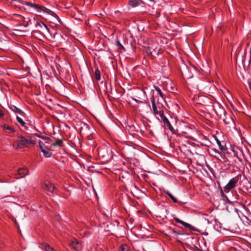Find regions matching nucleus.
Returning <instances> with one entry per match:
<instances>
[{"label": "nucleus", "instance_id": "obj_26", "mask_svg": "<svg viewBox=\"0 0 251 251\" xmlns=\"http://www.w3.org/2000/svg\"><path fill=\"white\" fill-rule=\"evenodd\" d=\"M231 121H232V118L230 116L226 117V119H223V122L226 125L230 123V122H231Z\"/></svg>", "mask_w": 251, "mask_h": 251}, {"label": "nucleus", "instance_id": "obj_22", "mask_svg": "<svg viewBox=\"0 0 251 251\" xmlns=\"http://www.w3.org/2000/svg\"><path fill=\"white\" fill-rule=\"evenodd\" d=\"M16 120L22 126L25 127V122L19 117L16 116Z\"/></svg>", "mask_w": 251, "mask_h": 251}, {"label": "nucleus", "instance_id": "obj_23", "mask_svg": "<svg viewBox=\"0 0 251 251\" xmlns=\"http://www.w3.org/2000/svg\"><path fill=\"white\" fill-rule=\"evenodd\" d=\"M214 137L215 138V140L216 141L217 144L218 145V146L219 147L220 149L222 151H224L225 149H224V146L221 145V142L218 140V139L216 136H214Z\"/></svg>", "mask_w": 251, "mask_h": 251}, {"label": "nucleus", "instance_id": "obj_18", "mask_svg": "<svg viewBox=\"0 0 251 251\" xmlns=\"http://www.w3.org/2000/svg\"><path fill=\"white\" fill-rule=\"evenodd\" d=\"M165 193L172 200L174 203H177L178 201L176 198L173 196V195L168 191L165 192Z\"/></svg>", "mask_w": 251, "mask_h": 251}, {"label": "nucleus", "instance_id": "obj_24", "mask_svg": "<svg viewBox=\"0 0 251 251\" xmlns=\"http://www.w3.org/2000/svg\"><path fill=\"white\" fill-rule=\"evenodd\" d=\"M120 250L121 251H128L129 249L126 244H122L120 246Z\"/></svg>", "mask_w": 251, "mask_h": 251}, {"label": "nucleus", "instance_id": "obj_12", "mask_svg": "<svg viewBox=\"0 0 251 251\" xmlns=\"http://www.w3.org/2000/svg\"><path fill=\"white\" fill-rule=\"evenodd\" d=\"M28 171L26 168H21L18 170V174L21 176L20 178L24 177L28 174Z\"/></svg>", "mask_w": 251, "mask_h": 251}, {"label": "nucleus", "instance_id": "obj_13", "mask_svg": "<svg viewBox=\"0 0 251 251\" xmlns=\"http://www.w3.org/2000/svg\"><path fill=\"white\" fill-rule=\"evenodd\" d=\"M209 153L213 157L219 159V156H221L220 152L215 149L212 148L209 151Z\"/></svg>", "mask_w": 251, "mask_h": 251}, {"label": "nucleus", "instance_id": "obj_31", "mask_svg": "<svg viewBox=\"0 0 251 251\" xmlns=\"http://www.w3.org/2000/svg\"><path fill=\"white\" fill-rule=\"evenodd\" d=\"M12 1H18L21 2V0H12Z\"/></svg>", "mask_w": 251, "mask_h": 251}, {"label": "nucleus", "instance_id": "obj_3", "mask_svg": "<svg viewBox=\"0 0 251 251\" xmlns=\"http://www.w3.org/2000/svg\"><path fill=\"white\" fill-rule=\"evenodd\" d=\"M152 103V110L155 116L159 115L160 117L164 114L163 105L160 103H155L154 97L152 96L151 98Z\"/></svg>", "mask_w": 251, "mask_h": 251}, {"label": "nucleus", "instance_id": "obj_16", "mask_svg": "<svg viewBox=\"0 0 251 251\" xmlns=\"http://www.w3.org/2000/svg\"><path fill=\"white\" fill-rule=\"evenodd\" d=\"M42 247L46 251H55L53 248L47 243H43Z\"/></svg>", "mask_w": 251, "mask_h": 251}, {"label": "nucleus", "instance_id": "obj_27", "mask_svg": "<svg viewBox=\"0 0 251 251\" xmlns=\"http://www.w3.org/2000/svg\"><path fill=\"white\" fill-rule=\"evenodd\" d=\"M171 230L172 231V233L175 234L176 235H180V234H181V233L179 232V231H176L175 229H171Z\"/></svg>", "mask_w": 251, "mask_h": 251}, {"label": "nucleus", "instance_id": "obj_4", "mask_svg": "<svg viewBox=\"0 0 251 251\" xmlns=\"http://www.w3.org/2000/svg\"><path fill=\"white\" fill-rule=\"evenodd\" d=\"M41 187L48 195L52 194L55 190L54 185L48 180L44 181L41 183Z\"/></svg>", "mask_w": 251, "mask_h": 251}, {"label": "nucleus", "instance_id": "obj_29", "mask_svg": "<svg viewBox=\"0 0 251 251\" xmlns=\"http://www.w3.org/2000/svg\"><path fill=\"white\" fill-rule=\"evenodd\" d=\"M4 115V113L2 110L0 109V118H2Z\"/></svg>", "mask_w": 251, "mask_h": 251}, {"label": "nucleus", "instance_id": "obj_8", "mask_svg": "<svg viewBox=\"0 0 251 251\" xmlns=\"http://www.w3.org/2000/svg\"><path fill=\"white\" fill-rule=\"evenodd\" d=\"M35 26L39 31L42 30L44 32H46V31L49 32L50 31L47 25L41 21H37L35 25Z\"/></svg>", "mask_w": 251, "mask_h": 251}, {"label": "nucleus", "instance_id": "obj_30", "mask_svg": "<svg viewBox=\"0 0 251 251\" xmlns=\"http://www.w3.org/2000/svg\"><path fill=\"white\" fill-rule=\"evenodd\" d=\"M4 247V244L2 241H0V249Z\"/></svg>", "mask_w": 251, "mask_h": 251}, {"label": "nucleus", "instance_id": "obj_17", "mask_svg": "<svg viewBox=\"0 0 251 251\" xmlns=\"http://www.w3.org/2000/svg\"><path fill=\"white\" fill-rule=\"evenodd\" d=\"M154 87L156 91H157L158 94L162 98L163 100H165V96L164 95V94L162 92L161 89L157 86H154Z\"/></svg>", "mask_w": 251, "mask_h": 251}, {"label": "nucleus", "instance_id": "obj_10", "mask_svg": "<svg viewBox=\"0 0 251 251\" xmlns=\"http://www.w3.org/2000/svg\"><path fill=\"white\" fill-rule=\"evenodd\" d=\"M70 245L75 251H81V250L82 247L81 244L75 239H74L71 242Z\"/></svg>", "mask_w": 251, "mask_h": 251}, {"label": "nucleus", "instance_id": "obj_2", "mask_svg": "<svg viewBox=\"0 0 251 251\" xmlns=\"http://www.w3.org/2000/svg\"><path fill=\"white\" fill-rule=\"evenodd\" d=\"M99 157L101 158L103 162L108 163L113 158L112 150L109 148L103 147L98 149Z\"/></svg>", "mask_w": 251, "mask_h": 251}, {"label": "nucleus", "instance_id": "obj_20", "mask_svg": "<svg viewBox=\"0 0 251 251\" xmlns=\"http://www.w3.org/2000/svg\"><path fill=\"white\" fill-rule=\"evenodd\" d=\"M52 146H59L62 147L63 146V141L61 139H58L54 143H53L52 145Z\"/></svg>", "mask_w": 251, "mask_h": 251}, {"label": "nucleus", "instance_id": "obj_25", "mask_svg": "<svg viewBox=\"0 0 251 251\" xmlns=\"http://www.w3.org/2000/svg\"><path fill=\"white\" fill-rule=\"evenodd\" d=\"M116 45L118 46L119 47H118V49H120V50H125V48L124 47V46L120 43L119 40L117 39V40H116Z\"/></svg>", "mask_w": 251, "mask_h": 251}, {"label": "nucleus", "instance_id": "obj_11", "mask_svg": "<svg viewBox=\"0 0 251 251\" xmlns=\"http://www.w3.org/2000/svg\"><path fill=\"white\" fill-rule=\"evenodd\" d=\"M174 220L176 223H179V224H181L182 225H183L185 227L189 228L192 231H196V228L194 226H192L191 225H190V224H189L188 223H187L186 222H184L180 220V219H179L177 218H174Z\"/></svg>", "mask_w": 251, "mask_h": 251}, {"label": "nucleus", "instance_id": "obj_21", "mask_svg": "<svg viewBox=\"0 0 251 251\" xmlns=\"http://www.w3.org/2000/svg\"><path fill=\"white\" fill-rule=\"evenodd\" d=\"M95 76L97 80H100V73L98 69H97L95 72Z\"/></svg>", "mask_w": 251, "mask_h": 251}, {"label": "nucleus", "instance_id": "obj_6", "mask_svg": "<svg viewBox=\"0 0 251 251\" xmlns=\"http://www.w3.org/2000/svg\"><path fill=\"white\" fill-rule=\"evenodd\" d=\"M22 3L23 4H25L27 6H30L31 7H33L38 10L43 11V12L47 13H49V12L50 11V10L49 9H48V8H46L45 7H44L43 6L38 5V4H34L30 2L23 1V2H22Z\"/></svg>", "mask_w": 251, "mask_h": 251}, {"label": "nucleus", "instance_id": "obj_19", "mask_svg": "<svg viewBox=\"0 0 251 251\" xmlns=\"http://www.w3.org/2000/svg\"><path fill=\"white\" fill-rule=\"evenodd\" d=\"M3 128L4 130H8L11 133H13L15 132V130L13 128L6 125H4L3 126Z\"/></svg>", "mask_w": 251, "mask_h": 251}, {"label": "nucleus", "instance_id": "obj_5", "mask_svg": "<svg viewBox=\"0 0 251 251\" xmlns=\"http://www.w3.org/2000/svg\"><path fill=\"white\" fill-rule=\"evenodd\" d=\"M239 181V176H236L232 179H231L228 183L226 185V186L224 187V191L225 192L227 193L231 189L234 188L237 184V183Z\"/></svg>", "mask_w": 251, "mask_h": 251}, {"label": "nucleus", "instance_id": "obj_1", "mask_svg": "<svg viewBox=\"0 0 251 251\" xmlns=\"http://www.w3.org/2000/svg\"><path fill=\"white\" fill-rule=\"evenodd\" d=\"M35 144V142L31 139L30 136L18 134L17 139L13 143V147L15 149L29 148Z\"/></svg>", "mask_w": 251, "mask_h": 251}, {"label": "nucleus", "instance_id": "obj_15", "mask_svg": "<svg viewBox=\"0 0 251 251\" xmlns=\"http://www.w3.org/2000/svg\"><path fill=\"white\" fill-rule=\"evenodd\" d=\"M128 4L131 7H136L139 5L140 0H130L128 2Z\"/></svg>", "mask_w": 251, "mask_h": 251}, {"label": "nucleus", "instance_id": "obj_32", "mask_svg": "<svg viewBox=\"0 0 251 251\" xmlns=\"http://www.w3.org/2000/svg\"><path fill=\"white\" fill-rule=\"evenodd\" d=\"M41 137V138H43V139H45V138L44 137H43V136H42V137Z\"/></svg>", "mask_w": 251, "mask_h": 251}, {"label": "nucleus", "instance_id": "obj_7", "mask_svg": "<svg viewBox=\"0 0 251 251\" xmlns=\"http://www.w3.org/2000/svg\"><path fill=\"white\" fill-rule=\"evenodd\" d=\"M39 144L40 149L43 153L44 156L46 157H50L52 153L50 151V149L45 147L44 144L41 141L39 142Z\"/></svg>", "mask_w": 251, "mask_h": 251}, {"label": "nucleus", "instance_id": "obj_14", "mask_svg": "<svg viewBox=\"0 0 251 251\" xmlns=\"http://www.w3.org/2000/svg\"><path fill=\"white\" fill-rule=\"evenodd\" d=\"M10 109L15 113H18L21 115H24L25 113L21 109L17 108L15 105H11L10 107Z\"/></svg>", "mask_w": 251, "mask_h": 251}, {"label": "nucleus", "instance_id": "obj_9", "mask_svg": "<svg viewBox=\"0 0 251 251\" xmlns=\"http://www.w3.org/2000/svg\"><path fill=\"white\" fill-rule=\"evenodd\" d=\"M160 121L163 122L164 126L167 127L173 132H175V130L172 126L171 123L168 119L164 115V114L160 117Z\"/></svg>", "mask_w": 251, "mask_h": 251}, {"label": "nucleus", "instance_id": "obj_28", "mask_svg": "<svg viewBox=\"0 0 251 251\" xmlns=\"http://www.w3.org/2000/svg\"><path fill=\"white\" fill-rule=\"evenodd\" d=\"M194 251H202L201 249H199L196 246L194 247Z\"/></svg>", "mask_w": 251, "mask_h": 251}]
</instances>
